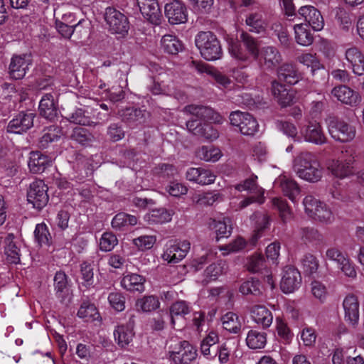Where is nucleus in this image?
I'll return each instance as SVG.
<instances>
[{
  "instance_id": "nucleus-1",
  "label": "nucleus",
  "mask_w": 364,
  "mask_h": 364,
  "mask_svg": "<svg viewBox=\"0 0 364 364\" xmlns=\"http://www.w3.org/2000/svg\"><path fill=\"white\" fill-rule=\"evenodd\" d=\"M183 112L193 117L186 122L188 130L193 135L207 141H213L218 138L219 132L213 124L202 123L199 119L213 121L220 123L222 117L209 107L190 105L183 108Z\"/></svg>"
},
{
  "instance_id": "nucleus-2",
  "label": "nucleus",
  "mask_w": 364,
  "mask_h": 364,
  "mask_svg": "<svg viewBox=\"0 0 364 364\" xmlns=\"http://www.w3.org/2000/svg\"><path fill=\"white\" fill-rule=\"evenodd\" d=\"M293 169L298 177L310 183H316L323 176L317 156L310 151H302L294 158Z\"/></svg>"
},
{
  "instance_id": "nucleus-3",
  "label": "nucleus",
  "mask_w": 364,
  "mask_h": 364,
  "mask_svg": "<svg viewBox=\"0 0 364 364\" xmlns=\"http://www.w3.org/2000/svg\"><path fill=\"white\" fill-rule=\"evenodd\" d=\"M195 43L202 57L206 60L213 61L221 58L223 55L221 44L213 32H199L196 36Z\"/></svg>"
},
{
  "instance_id": "nucleus-4",
  "label": "nucleus",
  "mask_w": 364,
  "mask_h": 364,
  "mask_svg": "<svg viewBox=\"0 0 364 364\" xmlns=\"http://www.w3.org/2000/svg\"><path fill=\"white\" fill-rule=\"evenodd\" d=\"M168 358L174 364H191L196 360L197 349L187 341L170 340Z\"/></svg>"
},
{
  "instance_id": "nucleus-5",
  "label": "nucleus",
  "mask_w": 364,
  "mask_h": 364,
  "mask_svg": "<svg viewBox=\"0 0 364 364\" xmlns=\"http://www.w3.org/2000/svg\"><path fill=\"white\" fill-rule=\"evenodd\" d=\"M326 122L328 132L335 140L346 143L355 138V127L344 120L336 117H329Z\"/></svg>"
},
{
  "instance_id": "nucleus-6",
  "label": "nucleus",
  "mask_w": 364,
  "mask_h": 364,
  "mask_svg": "<svg viewBox=\"0 0 364 364\" xmlns=\"http://www.w3.org/2000/svg\"><path fill=\"white\" fill-rule=\"evenodd\" d=\"M230 124L239 127L243 135L252 136L257 131L259 124L256 119L247 112H232L230 114Z\"/></svg>"
},
{
  "instance_id": "nucleus-7",
  "label": "nucleus",
  "mask_w": 364,
  "mask_h": 364,
  "mask_svg": "<svg viewBox=\"0 0 364 364\" xmlns=\"http://www.w3.org/2000/svg\"><path fill=\"white\" fill-rule=\"evenodd\" d=\"M105 19L113 33L124 35L128 33L129 23L127 17L119 11L112 7L105 10Z\"/></svg>"
},
{
  "instance_id": "nucleus-8",
  "label": "nucleus",
  "mask_w": 364,
  "mask_h": 364,
  "mask_svg": "<svg viewBox=\"0 0 364 364\" xmlns=\"http://www.w3.org/2000/svg\"><path fill=\"white\" fill-rule=\"evenodd\" d=\"M356 157L355 151L346 150L341 159L332 161L328 168L336 177L344 178L353 173Z\"/></svg>"
},
{
  "instance_id": "nucleus-9",
  "label": "nucleus",
  "mask_w": 364,
  "mask_h": 364,
  "mask_svg": "<svg viewBox=\"0 0 364 364\" xmlns=\"http://www.w3.org/2000/svg\"><path fill=\"white\" fill-rule=\"evenodd\" d=\"M48 187L42 180H36L31 183L27 193L28 203L33 208L41 210L48 202Z\"/></svg>"
},
{
  "instance_id": "nucleus-10",
  "label": "nucleus",
  "mask_w": 364,
  "mask_h": 364,
  "mask_svg": "<svg viewBox=\"0 0 364 364\" xmlns=\"http://www.w3.org/2000/svg\"><path fill=\"white\" fill-rule=\"evenodd\" d=\"M298 60L309 69L314 82H318L325 80L328 77V70L316 55L311 53H304L298 57Z\"/></svg>"
},
{
  "instance_id": "nucleus-11",
  "label": "nucleus",
  "mask_w": 364,
  "mask_h": 364,
  "mask_svg": "<svg viewBox=\"0 0 364 364\" xmlns=\"http://www.w3.org/2000/svg\"><path fill=\"white\" fill-rule=\"evenodd\" d=\"M300 133L306 141L316 145H323L328 141L321 124L316 121L309 122L301 128Z\"/></svg>"
},
{
  "instance_id": "nucleus-12",
  "label": "nucleus",
  "mask_w": 364,
  "mask_h": 364,
  "mask_svg": "<svg viewBox=\"0 0 364 364\" xmlns=\"http://www.w3.org/2000/svg\"><path fill=\"white\" fill-rule=\"evenodd\" d=\"M36 114L28 112H20L8 124L6 132L21 134L26 132L33 126Z\"/></svg>"
},
{
  "instance_id": "nucleus-13",
  "label": "nucleus",
  "mask_w": 364,
  "mask_h": 364,
  "mask_svg": "<svg viewBox=\"0 0 364 364\" xmlns=\"http://www.w3.org/2000/svg\"><path fill=\"white\" fill-rule=\"evenodd\" d=\"M260 66L268 70H273L282 62V57L279 50L274 46H264L259 54Z\"/></svg>"
},
{
  "instance_id": "nucleus-14",
  "label": "nucleus",
  "mask_w": 364,
  "mask_h": 364,
  "mask_svg": "<svg viewBox=\"0 0 364 364\" xmlns=\"http://www.w3.org/2000/svg\"><path fill=\"white\" fill-rule=\"evenodd\" d=\"M31 64L32 59L31 55L21 54L14 55L11 58L9 68L10 76L15 80L23 78Z\"/></svg>"
},
{
  "instance_id": "nucleus-15",
  "label": "nucleus",
  "mask_w": 364,
  "mask_h": 364,
  "mask_svg": "<svg viewBox=\"0 0 364 364\" xmlns=\"http://www.w3.org/2000/svg\"><path fill=\"white\" fill-rule=\"evenodd\" d=\"M165 15L171 24L183 23L187 21L186 6L181 1L174 0L165 6Z\"/></svg>"
},
{
  "instance_id": "nucleus-16",
  "label": "nucleus",
  "mask_w": 364,
  "mask_h": 364,
  "mask_svg": "<svg viewBox=\"0 0 364 364\" xmlns=\"http://www.w3.org/2000/svg\"><path fill=\"white\" fill-rule=\"evenodd\" d=\"M331 95L342 104L350 107H357L361 102L359 93L346 85L336 86L332 89Z\"/></svg>"
},
{
  "instance_id": "nucleus-17",
  "label": "nucleus",
  "mask_w": 364,
  "mask_h": 364,
  "mask_svg": "<svg viewBox=\"0 0 364 364\" xmlns=\"http://www.w3.org/2000/svg\"><path fill=\"white\" fill-rule=\"evenodd\" d=\"M190 247L191 243L187 240L170 245L167 247L161 257L169 264L178 263L186 256Z\"/></svg>"
},
{
  "instance_id": "nucleus-18",
  "label": "nucleus",
  "mask_w": 364,
  "mask_h": 364,
  "mask_svg": "<svg viewBox=\"0 0 364 364\" xmlns=\"http://www.w3.org/2000/svg\"><path fill=\"white\" fill-rule=\"evenodd\" d=\"M301 283V276L298 269L286 267L280 283L282 291L285 294L291 293L300 287Z\"/></svg>"
},
{
  "instance_id": "nucleus-19",
  "label": "nucleus",
  "mask_w": 364,
  "mask_h": 364,
  "mask_svg": "<svg viewBox=\"0 0 364 364\" xmlns=\"http://www.w3.org/2000/svg\"><path fill=\"white\" fill-rule=\"evenodd\" d=\"M118 114L122 122L129 127H134L146 122L148 113L134 107H129L118 111Z\"/></svg>"
},
{
  "instance_id": "nucleus-20",
  "label": "nucleus",
  "mask_w": 364,
  "mask_h": 364,
  "mask_svg": "<svg viewBox=\"0 0 364 364\" xmlns=\"http://www.w3.org/2000/svg\"><path fill=\"white\" fill-rule=\"evenodd\" d=\"M143 16L153 24H159L161 12L156 0H136Z\"/></svg>"
},
{
  "instance_id": "nucleus-21",
  "label": "nucleus",
  "mask_w": 364,
  "mask_h": 364,
  "mask_svg": "<svg viewBox=\"0 0 364 364\" xmlns=\"http://www.w3.org/2000/svg\"><path fill=\"white\" fill-rule=\"evenodd\" d=\"M38 112L42 117L49 121H54L58 118V105L51 93H47L42 97L39 102Z\"/></svg>"
},
{
  "instance_id": "nucleus-22",
  "label": "nucleus",
  "mask_w": 364,
  "mask_h": 364,
  "mask_svg": "<svg viewBox=\"0 0 364 364\" xmlns=\"http://www.w3.org/2000/svg\"><path fill=\"white\" fill-rule=\"evenodd\" d=\"M299 14L304 18L305 21L311 26L314 31H321L324 26V21L321 12L312 6H302Z\"/></svg>"
},
{
  "instance_id": "nucleus-23",
  "label": "nucleus",
  "mask_w": 364,
  "mask_h": 364,
  "mask_svg": "<svg viewBox=\"0 0 364 364\" xmlns=\"http://www.w3.org/2000/svg\"><path fill=\"white\" fill-rule=\"evenodd\" d=\"M272 93L279 105L282 107L290 106L293 104L294 100V93L293 90H287L284 85L277 80L272 82Z\"/></svg>"
},
{
  "instance_id": "nucleus-24",
  "label": "nucleus",
  "mask_w": 364,
  "mask_h": 364,
  "mask_svg": "<svg viewBox=\"0 0 364 364\" xmlns=\"http://www.w3.org/2000/svg\"><path fill=\"white\" fill-rule=\"evenodd\" d=\"M345 311V319L355 326L359 319V303L358 298L353 294H348L343 302Z\"/></svg>"
},
{
  "instance_id": "nucleus-25",
  "label": "nucleus",
  "mask_w": 364,
  "mask_h": 364,
  "mask_svg": "<svg viewBox=\"0 0 364 364\" xmlns=\"http://www.w3.org/2000/svg\"><path fill=\"white\" fill-rule=\"evenodd\" d=\"M145 282L146 279L143 276L135 273H129L124 275L120 283L122 287L127 291L141 293L145 290Z\"/></svg>"
},
{
  "instance_id": "nucleus-26",
  "label": "nucleus",
  "mask_w": 364,
  "mask_h": 364,
  "mask_svg": "<svg viewBox=\"0 0 364 364\" xmlns=\"http://www.w3.org/2000/svg\"><path fill=\"white\" fill-rule=\"evenodd\" d=\"M4 244V252L7 262L11 264L19 263L21 257L20 242L15 240L14 234H9L5 237Z\"/></svg>"
},
{
  "instance_id": "nucleus-27",
  "label": "nucleus",
  "mask_w": 364,
  "mask_h": 364,
  "mask_svg": "<svg viewBox=\"0 0 364 364\" xmlns=\"http://www.w3.org/2000/svg\"><path fill=\"white\" fill-rule=\"evenodd\" d=\"M257 176H252L235 185V188L240 192L246 191L249 193L259 196V204H262L264 203V190L257 184Z\"/></svg>"
},
{
  "instance_id": "nucleus-28",
  "label": "nucleus",
  "mask_w": 364,
  "mask_h": 364,
  "mask_svg": "<svg viewBox=\"0 0 364 364\" xmlns=\"http://www.w3.org/2000/svg\"><path fill=\"white\" fill-rule=\"evenodd\" d=\"M51 161L48 156L40 151H31L30 153L28 165L30 171L33 173H41L50 166Z\"/></svg>"
},
{
  "instance_id": "nucleus-29",
  "label": "nucleus",
  "mask_w": 364,
  "mask_h": 364,
  "mask_svg": "<svg viewBox=\"0 0 364 364\" xmlns=\"http://www.w3.org/2000/svg\"><path fill=\"white\" fill-rule=\"evenodd\" d=\"M250 313L252 318L257 323L263 326L264 328L271 326L273 321L272 312L264 306L255 305L251 307Z\"/></svg>"
},
{
  "instance_id": "nucleus-30",
  "label": "nucleus",
  "mask_w": 364,
  "mask_h": 364,
  "mask_svg": "<svg viewBox=\"0 0 364 364\" xmlns=\"http://www.w3.org/2000/svg\"><path fill=\"white\" fill-rule=\"evenodd\" d=\"M346 58L352 66L353 71L358 75H364V56L355 47L346 51Z\"/></svg>"
},
{
  "instance_id": "nucleus-31",
  "label": "nucleus",
  "mask_w": 364,
  "mask_h": 364,
  "mask_svg": "<svg viewBox=\"0 0 364 364\" xmlns=\"http://www.w3.org/2000/svg\"><path fill=\"white\" fill-rule=\"evenodd\" d=\"M279 81L294 85L299 81V74L296 68L291 63H284L277 69Z\"/></svg>"
},
{
  "instance_id": "nucleus-32",
  "label": "nucleus",
  "mask_w": 364,
  "mask_h": 364,
  "mask_svg": "<svg viewBox=\"0 0 364 364\" xmlns=\"http://www.w3.org/2000/svg\"><path fill=\"white\" fill-rule=\"evenodd\" d=\"M272 204L279 213L282 223L286 224L294 219V215L287 201L282 198H273Z\"/></svg>"
},
{
  "instance_id": "nucleus-33",
  "label": "nucleus",
  "mask_w": 364,
  "mask_h": 364,
  "mask_svg": "<svg viewBox=\"0 0 364 364\" xmlns=\"http://www.w3.org/2000/svg\"><path fill=\"white\" fill-rule=\"evenodd\" d=\"M228 46L229 53L235 59L242 62H246L250 59V55L243 47L240 38L239 39L228 38Z\"/></svg>"
},
{
  "instance_id": "nucleus-34",
  "label": "nucleus",
  "mask_w": 364,
  "mask_h": 364,
  "mask_svg": "<svg viewBox=\"0 0 364 364\" xmlns=\"http://www.w3.org/2000/svg\"><path fill=\"white\" fill-rule=\"evenodd\" d=\"M240 38L243 47L245 48L250 58L252 57L254 59H257L260 51L259 49V43L257 39L245 31H242L240 32Z\"/></svg>"
},
{
  "instance_id": "nucleus-35",
  "label": "nucleus",
  "mask_w": 364,
  "mask_h": 364,
  "mask_svg": "<svg viewBox=\"0 0 364 364\" xmlns=\"http://www.w3.org/2000/svg\"><path fill=\"white\" fill-rule=\"evenodd\" d=\"M161 46L164 51L171 55H176L183 49L181 41L173 35H164L161 40Z\"/></svg>"
},
{
  "instance_id": "nucleus-36",
  "label": "nucleus",
  "mask_w": 364,
  "mask_h": 364,
  "mask_svg": "<svg viewBox=\"0 0 364 364\" xmlns=\"http://www.w3.org/2000/svg\"><path fill=\"white\" fill-rule=\"evenodd\" d=\"M172 214L164 208L152 209L144 215V220L149 224H161L169 222Z\"/></svg>"
},
{
  "instance_id": "nucleus-37",
  "label": "nucleus",
  "mask_w": 364,
  "mask_h": 364,
  "mask_svg": "<svg viewBox=\"0 0 364 364\" xmlns=\"http://www.w3.org/2000/svg\"><path fill=\"white\" fill-rule=\"evenodd\" d=\"M44 134L38 139V146L41 149H46L48 144L57 141L62 135V129L60 127L52 125L43 129Z\"/></svg>"
},
{
  "instance_id": "nucleus-38",
  "label": "nucleus",
  "mask_w": 364,
  "mask_h": 364,
  "mask_svg": "<svg viewBox=\"0 0 364 364\" xmlns=\"http://www.w3.org/2000/svg\"><path fill=\"white\" fill-rule=\"evenodd\" d=\"M279 186L283 193L292 202H295L296 196L300 193L298 183L294 179L283 176L279 179Z\"/></svg>"
},
{
  "instance_id": "nucleus-39",
  "label": "nucleus",
  "mask_w": 364,
  "mask_h": 364,
  "mask_svg": "<svg viewBox=\"0 0 364 364\" xmlns=\"http://www.w3.org/2000/svg\"><path fill=\"white\" fill-rule=\"evenodd\" d=\"M54 287L56 296L63 301L68 295V286L67 275L63 272H57L54 277Z\"/></svg>"
},
{
  "instance_id": "nucleus-40",
  "label": "nucleus",
  "mask_w": 364,
  "mask_h": 364,
  "mask_svg": "<svg viewBox=\"0 0 364 364\" xmlns=\"http://www.w3.org/2000/svg\"><path fill=\"white\" fill-rule=\"evenodd\" d=\"M295 39L298 44L308 46L314 42V36L307 24H296L294 26Z\"/></svg>"
},
{
  "instance_id": "nucleus-41",
  "label": "nucleus",
  "mask_w": 364,
  "mask_h": 364,
  "mask_svg": "<svg viewBox=\"0 0 364 364\" xmlns=\"http://www.w3.org/2000/svg\"><path fill=\"white\" fill-rule=\"evenodd\" d=\"M246 343L250 348H263L267 343V334L264 332L252 329L247 333Z\"/></svg>"
},
{
  "instance_id": "nucleus-42",
  "label": "nucleus",
  "mask_w": 364,
  "mask_h": 364,
  "mask_svg": "<svg viewBox=\"0 0 364 364\" xmlns=\"http://www.w3.org/2000/svg\"><path fill=\"white\" fill-rule=\"evenodd\" d=\"M246 25L250 27L249 31L255 33L264 32L266 23L261 14L251 13L245 19Z\"/></svg>"
},
{
  "instance_id": "nucleus-43",
  "label": "nucleus",
  "mask_w": 364,
  "mask_h": 364,
  "mask_svg": "<svg viewBox=\"0 0 364 364\" xmlns=\"http://www.w3.org/2000/svg\"><path fill=\"white\" fill-rule=\"evenodd\" d=\"M70 138L82 146L90 145L94 141V136L91 132L81 127H75L72 130Z\"/></svg>"
},
{
  "instance_id": "nucleus-44",
  "label": "nucleus",
  "mask_w": 364,
  "mask_h": 364,
  "mask_svg": "<svg viewBox=\"0 0 364 364\" xmlns=\"http://www.w3.org/2000/svg\"><path fill=\"white\" fill-rule=\"evenodd\" d=\"M298 236L305 243H318L323 240V235L313 227H301L298 230Z\"/></svg>"
},
{
  "instance_id": "nucleus-45",
  "label": "nucleus",
  "mask_w": 364,
  "mask_h": 364,
  "mask_svg": "<svg viewBox=\"0 0 364 364\" xmlns=\"http://www.w3.org/2000/svg\"><path fill=\"white\" fill-rule=\"evenodd\" d=\"M80 275L82 282V286L86 289L93 288L95 287L94 268L92 264L86 261L82 262L80 265Z\"/></svg>"
},
{
  "instance_id": "nucleus-46",
  "label": "nucleus",
  "mask_w": 364,
  "mask_h": 364,
  "mask_svg": "<svg viewBox=\"0 0 364 364\" xmlns=\"http://www.w3.org/2000/svg\"><path fill=\"white\" fill-rule=\"evenodd\" d=\"M230 223V220L229 218H224L223 220H213L212 221L210 225L215 231L217 240L228 237L230 235L232 227Z\"/></svg>"
},
{
  "instance_id": "nucleus-47",
  "label": "nucleus",
  "mask_w": 364,
  "mask_h": 364,
  "mask_svg": "<svg viewBox=\"0 0 364 364\" xmlns=\"http://www.w3.org/2000/svg\"><path fill=\"white\" fill-rule=\"evenodd\" d=\"M222 323L223 328L230 333H237L241 329V321L239 316L233 312H228L223 316Z\"/></svg>"
},
{
  "instance_id": "nucleus-48",
  "label": "nucleus",
  "mask_w": 364,
  "mask_h": 364,
  "mask_svg": "<svg viewBox=\"0 0 364 364\" xmlns=\"http://www.w3.org/2000/svg\"><path fill=\"white\" fill-rule=\"evenodd\" d=\"M137 218L125 213H117L112 220V226L115 230H121L127 226H134L137 223Z\"/></svg>"
},
{
  "instance_id": "nucleus-49",
  "label": "nucleus",
  "mask_w": 364,
  "mask_h": 364,
  "mask_svg": "<svg viewBox=\"0 0 364 364\" xmlns=\"http://www.w3.org/2000/svg\"><path fill=\"white\" fill-rule=\"evenodd\" d=\"M191 307L186 301H177L170 307L171 322L173 326L175 325V318L178 316L184 317L190 314Z\"/></svg>"
},
{
  "instance_id": "nucleus-50",
  "label": "nucleus",
  "mask_w": 364,
  "mask_h": 364,
  "mask_svg": "<svg viewBox=\"0 0 364 364\" xmlns=\"http://www.w3.org/2000/svg\"><path fill=\"white\" fill-rule=\"evenodd\" d=\"M250 219L256 223L255 234L254 237L257 239L259 237L264 230L268 228L269 225L270 218L267 214L255 212L253 213Z\"/></svg>"
},
{
  "instance_id": "nucleus-51",
  "label": "nucleus",
  "mask_w": 364,
  "mask_h": 364,
  "mask_svg": "<svg viewBox=\"0 0 364 364\" xmlns=\"http://www.w3.org/2000/svg\"><path fill=\"white\" fill-rule=\"evenodd\" d=\"M34 236L36 241L41 246H49L52 244L51 235L49 232L48 228L44 223H40L36 226Z\"/></svg>"
},
{
  "instance_id": "nucleus-52",
  "label": "nucleus",
  "mask_w": 364,
  "mask_h": 364,
  "mask_svg": "<svg viewBox=\"0 0 364 364\" xmlns=\"http://www.w3.org/2000/svg\"><path fill=\"white\" fill-rule=\"evenodd\" d=\"M114 339L121 347L127 346L132 340V329L125 326H117L114 332Z\"/></svg>"
},
{
  "instance_id": "nucleus-53",
  "label": "nucleus",
  "mask_w": 364,
  "mask_h": 364,
  "mask_svg": "<svg viewBox=\"0 0 364 364\" xmlns=\"http://www.w3.org/2000/svg\"><path fill=\"white\" fill-rule=\"evenodd\" d=\"M226 269V262L223 260H219L215 263L209 265L205 270V276L207 282L215 280L223 274Z\"/></svg>"
},
{
  "instance_id": "nucleus-54",
  "label": "nucleus",
  "mask_w": 364,
  "mask_h": 364,
  "mask_svg": "<svg viewBox=\"0 0 364 364\" xmlns=\"http://www.w3.org/2000/svg\"><path fill=\"white\" fill-rule=\"evenodd\" d=\"M136 306L143 312H151L159 307L160 302L155 296H145L136 301Z\"/></svg>"
},
{
  "instance_id": "nucleus-55",
  "label": "nucleus",
  "mask_w": 364,
  "mask_h": 364,
  "mask_svg": "<svg viewBox=\"0 0 364 364\" xmlns=\"http://www.w3.org/2000/svg\"><path fill=\"white\" fill-rule=\"evenodd\" d=\"M77 316L88 322L97 319L99 313L94 304L82 303L77 311Z\"/></svg>"
},
{
  "instance_id": "nucleus-56",
  "label": "nucleus",
  "mask_w": 364,
  "mask_h": 364,
  "mask_svg": "<svg viewBox=\"0 0 364 364\" xmlns=\"http://www.w3.org/2000/svg\"><path fill=\"white\" fill-rule=\"evenodd\" d=\"M240 292L243 295L252 294L260 296L262 294L261 284L258 279L252 278L244 282L240 287Z\"/></svg>"
},
{
  "instance_id": "nucleus-57",
  "label": "nucleus",
  "mask_w": 364,
  "mask_h": 364,
  "mask_svg": "<svg viewBox=\"0 0 364 364\" xmlns=\"http://www.w3.org/2000/svg\"><path fill=\"white\" fill-rule=\"evenodd\" d=\"M197 156L205 161H217L221 156V151L219 149L213 146H204L198 149Z\"/></svg>"
},
{
  "instance_id": "nucleus-58",
  "label": "nucleus",
  "mask_w": 364,
  "mask_h": 364,
  "mask_svg": "<svg viewBox=\"0 0 364 364\" xmlns=\"http://www.w3.org/2000/svg\"><path fill=\"white\" fill-rule=\"evenodd\" d=\"M65 117L74 124L80 125H88L90 119L85 115V112L81 108H77L73 112L65 111Z\"/></svg>"
},
{
  "instance_id": "nucleus-59",
  "label": "nucleus",
  "mask_w": 364,
  "mask_h": 364,
  "mask_svg": "<svg viewBox=\"0 0 364 364\" xmlns=\"http://www.w3.org/2000/svg\"><path fill=\"white\" fill-rule=\"evenodd\" d=\"M219 341V337L218 334L211 331L208 333V335L203 339L200 343V351L201 353L205 356H211L212 355V348Z\"/></svg>"
},
{
  "instance_id": "nucleus-60",
  "label": "nucleus",
  "mask_w": 364,
  "mask_h": 364,
  "mask_svg": "<svg viewBox=\"0 0 364 364\" xmlns=\"http://www.w3.org/2000/svg\"><path fill=\"white\" fill-rule=\"evenodd\" d=\"M301 268L305 274L311 275L316 273L318 268V261L311 254H306L301 259Z\"/></svg>"
},
{
  "instance_id": "nucleus-61",
  "label": "nucleus",
  "mask_w": 364,
  "mask_h": 364,
  "mask_svg": "<svg viewBox=\"0 0 364 364\" xmlns=\"http://www.w3.org/2000/svg\"><path fill=\"white\" fill-rule=\"evenodd\" d=\"M311 219L321 223L328 224L334 220V215L327 205L323 203L316 211V214L315 213Z\"/></svg>"
},
{
  "instance_id": "nucleus-62",
  "label": "nucleus",
  "mask_w": 364,
  "mask_h": 364,
  "mask_svg": "<svg viewBox=\"0 0 364 364\" xmlns=\"http://www.w3.org/2000/svg\"><path fill=\"white\" fill-rule=\"evenodd\" d=\"M218 196L217 193L209 192L199 193L193 197V201L200 207L212 205L218 200Z\"/></svg>"
},
{
  "instance_id": "nucleus-63",
  "label": "nucleus",
  "mask_w": 364,
  "mask_h": 364,
  "mask_svg": "<svg viewBox=\"0 0 364 364\" xmlns=\"http://www.w3.org/2000/svg\"><path fill=\"white\" fill-rule=\"evenodd\" d=\"M322 203L323 202L317 200L313 196H306L303 200L305 213L311 218L315 213L316 214V211Z\"/></svg>"
},
{
  "instance_id": "nucleus-64",
  "label": "nucleus",
  "mask_w": 364,
  "mask_h": 364,
  "mask_svg": "<svg viewBox=\"0 0 364 364\" xmlns=\"http://www.w3.org/2000/svg\"><path fill=\"white\" fill-rule=\"evenodd\" d=\"M108 301L110 306L117 311H122L125 309L126 299L122 293L113 291L109 293Z\"/></svg>"
}]
</instances>
